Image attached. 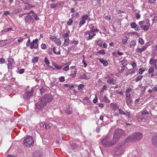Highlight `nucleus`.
Here are the masks:
<instances>
[{"instance_id": "obj_1", "label": "nucleus", "mask_w": 157, "mask_h": 157, "mask_svg": "<svg viewBox=\"0 0 157 157\" xmlns=\"http://www.w3.org/2000/svg\"><path fill=\"white\" fill-rule=\"evenodd\" d=\"M53 98L50 94L45 95L40 99V101L36 104V107L38 110L41 109L45 106L47 103L51 101Z\"/></svg>"}, {"instance_id": "obj_2", "label": "nucleus", "mask_w": 157, "mask_h": 157, "mask_svg": "<svg viewBox=\"0 0 157 157\" xmlns=\"http://www.w3.org/2000/svg\"><path fill=\"white\" fill-rule=\"evenodd\" d=\"M101 142L103 145L107 147L113 145L116 143V141L113 140V141L111 140L109 134H108L105 138L102 139Z\"/></svg>"}, {"instance_id": "obj_3", "label": "nucleus", "mask_w": 157, "mask_h": 157, "mask_svg": "<svg viewBox=\"0 0 157 157\" xmlns=\"http://www.w3.org/2000/svg\"><path fill=\"white\" fill-rule=\"evenodd\" d=\"M143 137V134L140 132H136L132 135L130 136L127 141H136L141 139Z\"/></svg>"}, {"instance_id": "obj_4", "label": "nucleus", "mask_w": 157, "mask_h": 157, "mask_svg": "<svg viewBox=\"0 0 157 157\" xmlns=\"http://www.w3.org/2000/svg\"><path fill=\"white\" fill-rule=\"evenodd\" d=\"M23 143L25 146L27 147H31L34 144V140L31 136H27L24 140Z\"/></svg>"}, {"instance_id": "obj_5", "label": "nucleus", "mask_w": 157, "mask_h": 157, "mask_svg": "<svg viewBox=\"0 0 157 157\" xmlns=\"http://www.w3.org/2000/svg\"><path fill=\"white\" fill-rule=\"evenodd\" d=\"M139 24L142 29L144 31L148 30L150 26L149 21H140L139 22Z\"/></svg>"}, {"instance_id": "obj_6", "label": "nucleus", "mask_w": 157, "mask_h": 157, "mask_svg": "<svg viewBox=\"0 0 157 157\" xmlns=\"http://www.w3.org/2000/svg\"><path fill=\"white\" fill-rule=\"evenodd\" d=\"M124 132V131L123 130L120 129H118L115 130L113 139V140H114L115 141H116V143H117L119 139Z\"/></svg>"}, {"instance_id": "obj_7", "label": "nucleus", "mask_w": 157, "mask_h": 157, "mask_svg": "<svg viewBox=\"0 0 157 157\" xmlns=\"http://www.w3.org/2000/svg\"><path fill=\"white\" fill-rule=\"evenodd\" d=\"M84 35L86 36L87 40H90L92 39L94 36H95L96 34L93 33L92 31H87L84 33Z\"/></svg>"}, {"instance_id": "obj_8", "label": "nucleus", "mask_w": 157, "mask_h": 157, "mask_svg": "<svg viewBox=\"0 0 157 157\" xmlns=\"http://www.w3.org/2000/svg\"><path fill=\"white\" fill-rule=\"evenodd\" d=\"M25 21L28 24H33L34 22V19L32 15H28L25 16Z\"/></svg>"}, {"instance_id": "obj_9", "label": "nucleus", "mask_w": 157, "mask_h": 157, "mask_svg": "<svg viewBox=\"0 0 157 157\" xmlns=\"http://www.w3.org/2000/svg\"><path fill=\"white\" fill-rule=\"evenodd\" d=\"M33 89H31L30 90H29L26 92L24 96V99L26 100H28L33 95Z\"/></svg>"}, {"instance_id": "obj_10", "label": "nucleus", "mask_w": 157, "mask_h": 157, "mask_svg": "<svg viewBox=\"0 0 157 157\" xmlns=\"http://www.w3.org/2000/svg\"><path fill=\"white\" fill-rule=\"evenodd\" d=\"M38 40L37 38L34 40H33V41L31 42V45L30 46V48L31 49H37L38 47Z\"/></svg>"}, {"instance_id": "obj_11", "label": "nucleus", "mask_w": 157, "mask_h": 157, "mask_svg": "<svg viewBox=\"0 0 157 157\" xmlns=\"http://www.w3.org/2000/svg\"><path fill=\"white\" fill-rule=\"evenodd\" d=\"M147 47V46H143L139 48V46L136 49V51L138 53L141 54L143 52L146 50Z\"/></svg>"}, {"instance_id": "obj_12", "label": "nucleus", "mask_w": 157, "mask_h": 157, "mask_svg": "<svg viewBox=\"0 0 157 157\" xmlns=\"http://www.w3.org/2000/svg\"><path fill=\"white\" fill-rule=\"evenodd\" d=\"M89 27L90 30V31H92L93 33L98 32L99 30L97 29V26L94 24H92L89 25Z\"/></svg>"}, {"instance_id": "obj_13", "label": "nucleus", "mask_w": 157, "mask_h": 157, "mask_svg": "<svg viewBox=\"0 0 157 157\" xmlns=\"http://www.w3.org/2000/svg\"><path fill=\"white\" fill-rule=\"evenodd\" d=\"M14 61V59L12 58H9L8 59V63L7 64L8 68L10 69L12 67V64Z\"/></svg>"}, {"instance_id": "obj_14", "label": "nucleus", "mask_w": 157, "mask_h": 157, "mask_svg": "<svg viewBox=\"0 0 157 157\" xmlns=\"http://www.w3.org/2000/svg\"><path fill=\"white\" fill-rule=\"evenodd\" d=\"M130 26L132 29H134L136 31L140 30L139 26H138L135 22H131L130 24Z\"/></svg>"}, {"instance_id": "obj_15", "label": "nucleus", "mask_w": 157, "mask_h": 157, "mask_svg": "<svg viewBox=\"0 0 157 157\" xmlns=\"http://www.w3.org/2000/svg\"><path fill=\"white\" fill-rule=\"evenodd\" d=\"M143 155H140V157L137 155L136 152H134L132 153H129L128 155V157H143Z\"/></svg>"}, {"instance_id": "obj_16", "label": "nucleus", "mask_w": 157, "mask_h": 157, "mask_svg": "<svg viewBox=\"0 0 157 157\" xmlns=\"http://www.w3.org/2000/svg\"><path fill=\"white\" fill-rule=\"evenodd\" d=\"M152 142L153 145L157 147V136L152 137Z\"/></svg>"}, {"instance_id": "obj_17", "label": "nucleus", "mask_w": 157, "mask_h": 157, "mask_svg": "<svg viewBox=\"0 0 157 157\" xmlns=\"http://www.w3.org/2000/svg\"><path fill=\"white\" fill-rule=\"evenodd\" d=\"M42 155V154L40 152L35 151L32 154L33 157H41Z\"/></svg>"}, {"instance_id": "obj_18", "label": "nucleus", "mask_w": 157, "mask_h": 157, "mask_svg": "<svg viewBox=\"0 0 157 157\" xmlns=\"http://www.w3.org/2000/svg\"><path fill=\"white\" fill-rule=\"evenodd\" d=\"M125 147L122 146L120 147H119L117 148L116 150L117 151L121 153L124 154L125 151Z\"/></svg>"}, {"instance_id": "obj_19", "label": "nucleus", "mask_w": 157, "mask_h": 157, "mask_svg": "<svg viewBox=\"0 0 157 157\" xmlns=\"http://www.w3.org/2000/svg\"><path fill=\"white\" fill-rule=\"evenodd\" d=\"M107 82L111 85H115L117 82L113 78L109 79L107 81Z\"/></svg>"}, {"instance_id": "obj_20", "label": "nucleus", "mask_w": 157, "mask_h": 157, "mask_svg": "<svg viewBox=\"0 0 157 157\" xmlns=\"http://www.w3.org/2000/svg\"><path fill=\"white\" fill-rule=\"evenodd\" d=\"M99 61L103 64L104 66H106L108 65V63L107 61L103 60L102 59L99 58L98 59Z\"/></svg>"}, {"instance_id": "obj_21", "label": "nucleus", "mask_w": 157, "mask_h": 157, "mask_svg": "<svg viewBox=\"0 0 157 157\" xmlns=\"http://www.w3.org/2000/svg\"><path fill=\"white\" fill-rule=\"evenodd\" d=\"M123 154L121 153H120L119 151L116 150L113 153V156L114 157H120Z\"/></svg>"}, {"instance_id": "obj_22", "label": "nucleus", "mask_w": 157, "mask_h": 157, "mask_svg": "<svg viewBox=\"0 0 157 157\" xmlns=\"http://www.w3.org/2000/svg\"><path fill=\"white\" fill-rule=\"evenodd\" d=\"M126 103L128 105H129L132 102V99L130 97L126 98Z\"/></svg>"}, {"instance_id": "obj_23", "label": "nucleus", "mask_w": 157, "mask_h": 157, "mask_svg": "<svg viewBox=\"0 0 157 157\" xmlns=\"http://www.w3.org/2000/svg\"><path fill=\"white\" fill-rule=\"evenodd\" d=\"M70 43V40L68 38L65 39L63 45L64 46H67Z\"/></svg>"}, {"instance_id": "obj_24", "label": "nucleus", "mask_w": 157, "mask_h": 157, "mask_svg": "<svg viewBox=\"0 0 157 157\" xmlns=\"http://www.w3.org/2000/svg\"><path fill=\"white\" fill-rule=\"evenodd\" d=\"M58 3H60L59 4H52L50 5V8L52 9H54L56 8L58 5L59 4L60 5L62 4V5H63L64 4L63 3V2H58Z\"/></svg>"}, {"instance_id": "obj_25", "label": "nucleus", "mask_w": 157, "mask_h": 157, "mask_svg": "<svg viewBox=\"0 0 157 157\" xmlns=\"http://www.w3.org/2000/svg\"><path fill=\"white\" fill-rule=\"evenodd\" d=\"M110 105L112 109L114 110H116L118 108L117 105L113 103H111Z\"/></svg>"}, {"instance_id": "obj_26", "label": "nucleus", "mask_w": 157, "mask_h": 157, "mask_svg": "<svg viewBox=\"0 0 157 157\" xmlns=\"http://www.w3.org/2000/svg\"><path fill=\"white\" fill-rule=\"evenodd\" d=\"M130 48H131L132 46H135L136 44V41L135 40H132L129 43Z\"/></svg>"}, {"instance_id": "obj_27", "label": "nucleus", "mask_w": 157, "mask_h": 157, "mask_svg": "<svg viewBox=\"0 0 157 157\" xmlns=\"http://www.w3.org/2000/svg\"><path fill=\"white\" fill-rule=\"evenodd\" d=\"M128 40V38L126 36H124L122 39V42L123 44H126L127 41Z\"/></svg>"}, {"instance_id": "obj_28", "label": "nucleus", "mask_w": 157, "mask_h": 157, "mask_svg": "<svg viewBox=\"0 0 157 157\" xmlns=\"http://www.w3.org/2000/svg\"><path fill=\"white\" fill-rule=\"evenodd\" d=\"M120 62L121 63V64L123 65L122 67H124L127 65L126 60L123 59Z\"/></svg>"}, {"instance_id": "obj_29", "label": "nucleus", "mask_w": 157, "mask_h": 157, "mask_svg": "<svg viewBox=\"0 0 157 157\" xmlns=\"http://www.w3.org/2000/svg\"><path fill=\"white\" fill-rule=\"evenodd\" d=\"M145 71V69L144 67H141V68H139V73L140 75H141Z\"/></svg>"}, {"instance_id": "obj_30", "label": "nucleus", "mask_w": 157, "mask_h": 157, "mask_svg": "<svg viewBox=\"0 0 157 157\" xmlns=\"http://www.w3.org/2000/svg\"><path fill=\"white\" fill-rule=\"evenodd\" d=\"M72 109L70 107H68L66 109V112L68 114H70L71 113Z\"/></svg>"}, {"instance_id": "obj_31", "label": "nucleus", "mask_w": 157, "mask_h": 157, "mask_svg": "<svg viewBox=\"0 0 157 157\" xmlns=\"http://www.w3.org/2000/svg\"><path fill=\"white\" fill-rule=\"evenodd\" d=\"M136 71V69L134 68H132L131 69H130L129 70L128 73L127 74V75L131 74H133Z\"/></svg>"}, {"instance_id": "obj_32", "label": "nucleus", "mask_w": 157, "mask_h": 157, "mask_svg": "<svg viewBox=\"0 0 157 157\" xmlns=\"http://www.w3.org/2000/svg\"><path fill=\"white\" fill-rule=\"evenodd\" d=\"M97 44L100 47H101L102 46V44L103 43V42L102 40H101L100 39L98 40L97 41Z\"/></svg>"}, {"instance_id": "obj_33", "label": "nucleus", "mask_w": 157, "mask_h": 157, "mask_svg": "<svg viewBox=\"0 0 157 157\" xmlns=\"http://www.w3.org/2000/svg\"><path fill=\"white\" fill-rule=\"evenodd\" d=\"M80 78H81L88 79L89 78L87 76L86 74H84L82 75H81L80 76Z\"/></svg>"}, {"instance_id": "obj_34", "label": "nucleus", "mask_w": 157, "mask_h": 157, "mask_svg": "<svg viewBox=\"0 0 157 157\" xmlns=\"http://www.w3.org/2000/svg\"><path fill=\"white\" fill-rule=\"evenodd\" d=\"M105 54V51L104 50H101L98 51L97 52V54L98 55V54H100L101 55H104Z\"/></svg>"}, {"instance_id": "obj_35", "label": "nucleus", "mask_w": 157, "mask_h": 157, "mask_svg": "<svg viewBox=\"0 0 157 157\" xmlns=\"http://www.w3.org/2000/svg\"><path fill=\"white\" fill-rule=\"evenodd\" d=\"M103 100L106 103H109L110 102V101L108 99V97L105 96L104 97Z\"/></svg>"}, {"instance_id": "obj_36", "label": "nucleus", "mask_w": 157, "mask_h": 157, "mask_svg": "<svg viewBox=\"0 0 157 157\" xmlns=\"http://www.w3.org/2000/svg\"><path fill=\"white\" fill-rule=\"evenodd\" d=\"M32 16L34 17V20L38 21L39 20V18L37 17V14L36 13H34V14L32 15Z\"/></svg>"}, {"instance_id": "obj_37", "label": "nucleus", "mask_w": 157, "mask_h": 157, "mask_svg": "<svg viewBox=\"0 0 157 157\" xmlns=\"http://www.w3.org/2000/svg\"><path fill=\"white\" fill-rule=\"evenodd\" d=\"M154 69L153 67H150L148 70V73L149 74H151L154 71Z\"/></svg>"}, {"instance_id": "obj_38", "label": "nucleus", "mask_w": 157, "mask_h": 157, "mask_svg": "<svg viewBox=\"0 0 157 157\" xmlns=\"http://www.w3.org/2000/svg\"><path fill=\"white\" fill-rule=\"evenodd\" d=\"M73 21V18L69 19V21L67 23V25L69 26L71 25L72 24Z\"/></svg>"}, {"instance_id": "obj_39", "label": "nucleus", "mask_w": 157, "mask_h": 157, "mask_svg": "<svg viewBox=\"0 0 157 157\" xmlns=\"http://www.w3.org/2000/svg\"><path fill=\"white\" fill-rule=\"evenodd\" d=\"M52 50H53V52H54V54H57V55H59L60 54V52L59 51L58 52H56V48L55 47H54L52 49Z\"/></svg>"}, {"instance_id": "obj_40", "label": "nucleus", "mask_w": 157, "mask_h": 157, "mask_svg": "<svg viewBox=\"0 0 157 157\" xmlns=\"http://www.w3.org/2000/svg\"><path fill=\"white\" fill-rule=\"evenodd\" d=\"M38 57H35L32 59V62L34 63H37L38 60Z\"/></svg>"}, {"instance_id": "obj_41", "label": "nucleus", "mask_w": 157, "mask_h": 157, "mask_svg": "<svg viewBox=\"0 0 157 157\" xmlns=\"http://www.w3.org/2000/svg\"><path fill=\"white\" fill-rule=\"evenodd\" d=\"M69 31H68V33H67L63 35V37L64 39H66V38H68L69 37Z\"/></svg>"}, {"instance_id": "obj_42", "label": "nucleus", "mask_w": 157, "mask_h": 157, "mask_svg": "<svg viewBox=\"0 0 157 157\" xmlns=\"http://www.w3.org/2000/svg\"><path fill=\"white\" fill-rule=\"evenodd\" d=\"M155 60L157 61V60L156 59H154L153 58H151L150 59V61L149 62V63L150 64H153L155 62Z\"/></svg>"}, {"instance_id": "obj_43", "label": "nucleus", "mask_w": 157, "mask_h": 157, "mask_svg": "<svg viewBox=\"0 0 157 157\" xmlns=\"http://www.w3.org/2000/svg\"><path fill=\"white\" fill-rule=\"evenodd\" d=\"M86 23V21L85 20H84L82 19L79 22V26L80 27L82 26L83 25Z\"/></svg>"}, {"instance_id": "obj_44", "label": "nucleus", "mask_w": 157, "mask_h": 157, "mask_svg": "<svg viewBox=\"0 0 157 157\" xmlns=\"http://www.w3.org/2000/svg\"><path fill=\"white\" fill-rule=\"evenodd\" d=\"M44 62L47 65L49 66L50 64V62L47 57L45 58Z\"/></svg>"}, {"instance_id": "obj_45", "label": "nucleus", "mask_w": 157, "mask_h": 157, "mask_svg": "<svg viewBox=\"0 0 157 157\" xmlns=\"http://www.w3.org/2000/svg\"><path fill=\"white\" fill-rule=\"evenodd\" d=\"M55 42H56L57 45H60L61 44L60 40L58 38H57Z\"/></svg>"}, {"instance_id": "obj_46", "label": "nucleus", "mask_w": 157, "mask_h": 157, "mask_svg": "<svg viewBox=\"0 0 157 157\" xmlns=\"http://www.w3.org/2000/svg\"><path fill=\"white\" fill-rule=\"evenodd\" d=\"M53 66L54 67L57 69L60 70L61 69L62 67V66H59L57 65L56 64H55L53 65Z\"/></svg>"}, {"instance_id": "obj_47", "label": "nucleus", "mask_w": 157, "mask_h": 157, "mask_svg": "<svg viewBox=\"0 0 157 157\" xmlns=\"http://www.w3.org/2000/svg\"><path fill=\"white\" fill-rule=\"evenodd\" d=\"M31 5L29 4H27L25 6V9L29 10L31 8Z\"/></svg>"}, {"instance_id": "obj_48", "label": "nucleus", "mask_w": 157, "mask_h": 157, "mask_svg": "<svg viewBox=\"0 0 157 157\" xmlns=\"http://www.w3.org/2000/svg\"><path fill=\"white\" fill-rule=\"evenodd\" d=\"M69 66L68 65H67L64 67L63 68V71H67L69 70Z\"/></svg>"}, {"instance_id": "obj_49", "label": "nucleus", "mask_w": 157, "mask_h": 157, "mask_svg": "<svg viewBox=\"0 0 157 157\" xmlns=\"http://www.w3.org/2000/svg\"><path fill=\"white\" fill-rule=\"evenodd\" d=\"M57 38L54 36H52L50 37V39L53 41L55 42Z\"/></svg>"}, {"instance_id": "obj_50", "label": "nucleus", "mask_w": 157, "mask_h": 157, "mask_svg": "<svg viewBox=\"0 0 157 157\" xmlns=\"http://www.w3.org/2000/svg\"><path fill=\"white\" fill-rule=\"evenodd\" d=\"M12 30V29L11 28H9L6 29H4L2 30V32H7L9 31H10Z\"/></svg>"}, {"instance_id": "obj_51", "label": "nucleus", "mask_w": 157, "mask_h": 157, "mask_svg": "<svg viewBox=\"0 0 157 157\" xmlns=\"http://www.w3.org/2000/svg\"><path fill=\"white\" fill-rule=\"evenodd\" d=\"M139 42L141 45H143L144 44V41L143 39L141 37H140L139 38Z\"/></svg>"}, {"instance_id": "obj_52", "label": "nucleus", "mask_w": 157, "mask_h": 157, "mask_svg": "<svg viewBox=\"0 0 157 157\" xmlns=\"http://www.w3.org/2000/svg\"><path fill=\"white\" fill-rule=\"evenodd\" d=\"M88 18V16L87 14H85L82 17V19L85 20H87Z\"/></svg>"}, {"instance_id": "obj_53", "label": "nucleus", "mask_w": 157, "mask_h": 157, "mask_svg": "<svg viewBox=\"0 0 157 157\" xmlns=\"http://www.w3.org/2000/svg\"><path fill=\"white\" fill-rule=\"evenodd\" d=\"M142 76L141 75H140L138 76L136 78V82H138L139 80H141L142 78Z\"/></svg>"}, {"instance_id": "obj_54", "label": "nucleus", "mask_w": 157, "mask_h": 157, "mask_svg": "<svg viewBox=\"0 0 157 157\" xmlns=\"http://www.w3.org/2000/svg\"><path fill=\"white\" fill-rule=\"evenodd\" d=\"M52 48H49L48 50V53L49 55H52Z\"/></svg>"}, {"instance_id": "obj_55", "label": "nucleus", "mask_w": 157, "mask_h": 157, "mask_svg": "<svg viewBox=\"0 0 157 157\" xmlns=\"http://www.w3.org/2000/svg\"><path fill=\"white\" fill-rule=\"evenodd\" d=\"M77 72V69H76L75 71H73V74L71 75H72V78H74L75 77Z\"/></svg>"}, {"instance_id": "obj_56", "label": "nucleus", "mask_w": 157, "mask_h": 157, "mask_svg": "<svg viewBox=\"0 0 157 157\" xmlns=\"http://www.w3.org/2000/svg\"><path fill=\"white\" fill-rule=\"evenodd\" d=\"M107 88V87L105 85H104L102 88V89L100 91L101 92H103L105 90H106Z\"/></svg>"}, {"instance_id": "obj_57", "label": "nucleus", "mask_w": 157, "mask_h": 157, "mask_svg": "<svg viewBox=\"0 0 157 157\" xmlns=\"http://www.w3.org/2000/svg\"><path fill=\"white\" fill-rule=\"evenodd\" d=\"M59 80L60 82H64L65 81L64 77L63 76H61L59 77Z\"/></svg>"}, {"instance_id": "obj_58", "label": "nucleus", "mask_w": 157, "mask_h": 157, "mask_svg": "<svg viewBox=\"0 0 157 157\" xmlns=\"http://www.w3.org/2000/svg\"><path fill=\"white\" fill-rule=\"evenodd\" d=\"M22 10V9H15L13 11L14 13H17L21 12Z\"/></svg>"}, {"instance_id": "obj_59", "label": "nucleus", "mask_w": 157, "mask_h": 157, "mask_svg": "<svg viewBox=\"0 0 157 157\" xmlns=\"http://www.w3.org/2000/svg\"><path fill=\"white\" fill-rule=\"evenodd\" d=\"M46 45L45 44H42L41 45V48L43 49H46Z\"/></svg>"}, {"instance_id": "obj_60", "label": "nucleus", "mask_w": 157, "mask_h": 157, "mask_svg": "<svg viewBox=\"0 0 157 157\" xmlns=\"http://www.w3.org/2000/svg\"><path fill=\"white\" fill-rule=\"evenodd\" d=\"M84 86L82 84H79L78 86V89L79 90H80L83 88Z\"/></svg>"}, {"instance_id": "obj_61", "label": "nucleus", "mask_w": 157, "mask_h": 157, "mask_svg": "<svg viewBox=\"0 0 157 157\" xmlns=\"http://www.w3.org/2000/svg\"><path fill=\"white\" fill-rule=\"evenodd\" d=\"M135 16H136V18L137 19H139L140 17V14L138 13H136Z\"/></svg>"}, {"instance_id": "obj_62", "label": "nucleus", "mask_w": 157, "mask_h": 157, "mask_svg": "<svg viewBox=\"0 0 157 157\" xmlns=\"http://www.w3.org/2000/svg\"><path fill=\"white\" fill-rule=\"evenodd\" d=\"M157 61H155V62L153 64L154 67L157 70V59H156Z\"/></svg>"}, {"instance_id": "obj_63", "label": "nucleus", "mask_w": 157, "mask_h": 157, "mask_svg": "<svg viewBox=\"0 0 157 157\" xmlns=\"http://www.w3.org/2000/svg\"><path fill=\"white\" fill-rule=\"evenodd\" d=\"M141 114L142 115H144L147 114H148V113L147 110H144L142 112Z\"/></svg>"}, {"instance_id": "obj_64", "label": "nucleus", "mask_w": 157, "mask_h": 157, "mask_svg": "<svg viewBox=\"0 0 157 157\" xmlns=\"http://www.w3.org/2000/svg\"><path fill=\"white\" fill-rule=\"evenodd\" d=\"M156 1V0H148V2L150 4H154Z\"/></svg>"}]
</instances>
